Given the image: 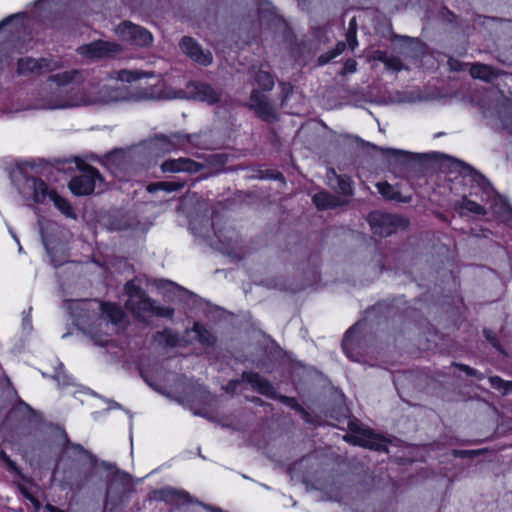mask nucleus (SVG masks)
Listing matches in <instances>:
<instances>
[{"label": "nucleus", "instance_id": "19", "mask_svg": "<svg viewBox=\"0 0 512 512\" xmlns=\"http://www.w3.org/2000/svg\"><path fill=\"white\" fill-rule=\"evenodd\" d=\"M470 74L475 79L490 82L500 75V71L486 64L474 63L470 67Z\"/></svg>", "mask_w": 512, "mask_h": 512}, {"label": "nucleus", "instance_id": "17", "mask_svg": "<svg viewBox=\"0 0 512 512\" xmlns=\"http://www.w3.org/2000/svg\"><path fill=\"white\" fill-rule=\"evenodd\" d=\"M180 48L184 54L201 65L208 66L213 61L211 52L203 50L191 37H183L180 42Z\"/></svg>", "mask_w": 512, "mask_h": 512}, {"label": "nucleus", "instance_id": "12", "mask_svg": "<svg viewBox=\"0 0 512 512\" xmlns=\"http://www.w3.org/2000/svg\"><path fill=\"white\" fill-rule=\"evenodd\" d=\"M61 68V62L57 60L31 57L20 58L17 63V73L19 75H29L33 73H46Z\"/></svg>", "mask_w": 512, "mask_h": 512}, {"label": "nucleus", "instance_id": "14", "mask_svg": "<svg viewBox=\"0 0 512 512\" xmlns=\"http://www.w3.org/2000/svg\"><path fill=\"white\" fill-rule=\"evenodd\" d=\"M121 51V47L113 42L94 41L77 48V52L90 60L112 57Z\"/></svg>", "mask_w": 512, "mask_h": 512}, {"label": "nucleus", "instance_id": "33", "mask_svg": "<svg viewBox=\"0 0 512 512\" xmlns=\"http://www.w3.org/2000/svg\"><path fill=\"white\" fill-rule=\"evenodd\" d=\"M0 459L6 464L9 471L18 473L16 463L10 459L5 451H0Z\"/></svg>", "mask_w": 512, "mask_h": 512}, {"label": "nucleus", "instance_id": "24", "mask_svg": "<svg viewBox=\"0 0 512 512\" xmlns=\"http://www.w3.org/2000/svg\"><path fill=\"white\" fill-rule=\"evenodd\" d=\"M499 117L503 128L512 134V103L510 101L506 100L503 103L499 111Z\"/></svg>", "mask_w": 512, "mask_h": 512}, {"label": "nucleus", "instance_id": "13", "mask_svg": "<svg viewBox=\"0 0 512 512\" xmlns=\"http://www.w3.org/2000/svg\"><path fill=\"white\" fill-rule=\"evenodd\" d=\"M242 380L249 383L254 390L266 397L271 399H280L281 402L287 405H292L295 402L294 398L278 396L272 384L256 372H243Z\"/></svg>", "mask_w": 512, "mask_h": 512}, {"label": "nucleus", "instance_id": "48", "mask_svg": "<svg viewBox=\"0 0 512 512\" xmlns=\"http://www.w3.org/2000/svg\"><path fill=\"white\" fill-rule=\"evenodd\" d=\"M9 19H10V18H6V19H4V20H2V21L0 22V29H1V28H2L6 23H8Z\"/></svg>", "mask_w": 512, "mask_h": 512}, {"label": "nucleus", "instance_id": "15", "mask_svg": "<svg viewBox=\"0 0 512 512\" xmlns=\"http://www.w3.org/2000/svg\"><path fill=\"white\" fill-rule=\"evenodd\" d=\"M156 497L164 501L168 504L174 505V506H181L184 504H198L202 505L205 508H209V506L204 505L200 501L194 499L187 491L182 489H176L173 487H164L162 489H159L155 491Z\"/></svg>", "mask_w": 512, "mask_h": 512}, {"label": "nucleus", "instance_id": "38", "mask_svg": "<svg viewBox=\"0 0 512 512\" xmlns=\"http://www.w3.org/2000/svg\"><path fill=\"white\" fill-rule=\"evenodd\" d=\"M387 56L388 53L381 50L374 51L373 53V59L382 62L383 64L385 63Z\"/></svg>", "mask_w": 512, "mask_h": 512}, {"label": "nucleus", "instance_id": "40", "mask_svg": "<svg viewBox=\"0 0 512 512\" xmlns=\"http://www.w3.org/2000/svg\"><path fill=\"white\" fill-rule=\"evenodd\" d=\"M484 334L487 338V340L494 346L497 347V339L494 335L491 334L490 331L484 330Z\"/></svg>", "mask_w": 512, "mask_h": 512}, {"label": "nucleus", "instance_id": "7", "mask_svg": "<svg viewBox=\"0 0 512 512\" xmlns=\"http://www.w3.org/2000/svg\"><path fill=\"white\" fill-rule=\"evenodd\" d=\"M368 222L375 234L384 237L403 230L408 225V222L401 216L378 211L369 214Z\"/></svg>", "mask_w": 512, "mask_h": 512}, {"label": "nucleus", "instance_id": "31", "mask_svg": "<svg viewBox=\"0 0 512 512\" xmlns=\"http://www.w3.org/2000/svg\"><path fill=\"white\" fill-rule=\"evenodd\" d=\"M384 65L387 67V69L396 71V72L404 69V64H403L402 60L399 57L394 56V55L388 54Z\"/></svg>", "mask_w": 512, "mask_h": 512}, {"label": "nucleus", "instance_id": "37", "mask_svg": "<svg viewBox=\"0 0 512 512\" xmlns=\"http://www.w3.org/2000/svg\"><path fill=\"white\" fill-rule=\"evenodd\" d=\"M460 370H462L463 372H465L467 375L469 376H474V377H478L479 376V373L476 369L474 368H471L470 366L468 365H465V364H455Z\"/></svg>", "mask_w": 512, "mask_h": 512}, {"label": "nucleus", "instance_id": "34", "mask_svg": "<svg viewBox=\"0 0 512 512\" xmlns=\"http://www.w3.org/2000/svg\"><path fill=\"white\" fill-rule=\"evenodd\" d=\"M60 369L61 371H57L56 374L54 375V379L58 382V384H62V385H68L70 384V378L64 373L62 372V369H63V365L60 364Z\"/></svg>", "mask_w": 512, "mask_h": 512}, {"label": "nucleus", "instance_id": "44", "mask_svg": "<svg viewBox=\"0 0 512 512\" xmlns=\"http://www.w3.org/2000/svg\"><path fill=\"white\" fill-rule=\"evenodd\" d=\"M353 330H354V328L349 329V330L346 332L345 336H344V339H343V342H342V347H343L344 349L346 348L347 342H348L349 338L351 337V335H352V333H353Z\"/></svg>", "mask_w": 512, "mask_h": 512}, {"label": "nucleus", "instance_id": "5", "mask_svg": "<svg viewBox=\"0 0 512 512\" xmlns=\"http://www.w3.org/2000/svg\"><path fill=\"white\" fill-rule=\"evenodd\" d=\"M144 88L132 96H128L125 87H111L107 85L90 84L87 89H76L78 107L107 105L113 102L133 99L140 100L139 96L146 90Z\"/></svg>", "mask_w": 512, "mask_h": 512}, {"label": "nucleus", "instance_id": "22", "mask_svg": "<svg viewBox=\"0 0 512 512\" xmlns=\"http://www.w3.org/2000/svg\"><path fill=\"white\" fill-rule=\"evenodd\" d=\"M379 193L388 200L407 203L410 197H403L401 193L387 182H379L376 184Z\"/></svg>", "mask_w": 512, "mask_h": 512}, {"label": "nucleus", "instance_id": "46", "mask_svg": "<svg viewBox=\"0 0 512 512\" xmlns=\"http://www.w3.org/2000/svg\"><path fill=\"white\" fill-rule=\"evenodd\" d=\"M504 394L512 393V382L507 381V385L503 388Z\"/></svg>", "mask_w": 512, "mask_h": 512}, {"label": "nucleus", "instance_id": "9", "mask_svg": "<svg viewBox=\"0 0 512 512\" xmlns=\"http://www.w3.org/2000/svg\"><path fill=\"white\" fill-rule=\"evenodd\" d=\"M102 181L103 178L97 169L85 165L80 169V173L70 180L69 188L77 196L89 195L94 192Z\"/></svg>", "mask_w": 512, "mask_h": 512}, {"label": "nucleus", "instance_id": "30", "mask_svg": "<svg viewBox=\"0 0 512 512\" xmlns=\"http://www.w3.org/2000/svg\"><path fill=\"white\" fill-rule=\"evenodd\" d=\"M195 332L198 334V338L201 343L206 345H213L215 343L214 336L202 326L195 324Z\"/></svg>", "mask_w": 512, "mask_h": 512}, {"label": "nucleus", "instance_id": "4", "mask_svg": "<svg viewBox=\"0 0 512 512\" xmlns=\"http://www.w3.org/2000/svg\"><path fill=\"white\" fill-rule=\"evenodd\" d=\"M125 291L128 296L125 307L136 318L140 320H145L150 316L172 318L174 314L172 308L157 306L155 301L148 297L146 292L133 281L126 283Z\"/></svg>", "mask_w": 512, "mask_h": 512}, {"label": "nucleus", "instance_id": "18", "mask_svg": "<svg viewBox=\"0 0 512 512\" xmlns=\"http://www.w3.org/2000/svg\"><path fill=\"white\" fill-rule=\"evenodd\" d=\"M202 168V164L190 158L184 157L178 159H168L161 164V170L164 173H196L199 172Z\"/></svg>", "mask_w": 512, "mask_h": 512}, {"label": "nucleus", "instance_id": "36", "mask_svg": "<svg viewBox=\"0 0 512 512\" xmlns=\"http://www.w3.org/2000/svg\"><path fill=\"white\" fill-rule=\"evenodd\" d=\"M490 383H491V386L495 389H498V390H503V388L505 387V385H507V381H504L503 379H501L500 377L498 376H492L490 377L489 379Z\"/></svg>", "mask_w": 512, "mask_h": 512}, {"label": "nucleus", "instance_id": "41", "mask_svg": "<svg viewBox=\"0 0 512 512\" xmlns=\"http://www.w3.org/2000/svg\"><path fill=\"white\" fill-rule=\"evenodd\" d=\"M280 86L282 88V92L284 93V101L287 98L288 94L292 91V87L290 86V84L287 83H280Z\"/></svg>", "mask_w": 512, "mask_h": 512}, {"label": "nucleus", "instance_id": "23", "mask_svg": "<svg viewBox=\"0 0 512 512\" xmlns=\"http://www.w3.org/2000/svg\"><path fill=\"white\" fill-rule=\"evenodd\" d=\"M49 198L53 201L54 205L66 216L75 217L74 211L70 203L59 196L55 191H50Z\"/></svg>", "mask_w": 512, "mask_h": 512}, {"label": "nucleus", "instance_id": "25", "mask_svg": "<svg viewBox=\"0 0 512 512\" xmlns=\"http://www.w3.org/2000/svg\"><path fill=\"white\" fill-rule=\"evenodd\" d=\"M254 79L258 86L265 91L272 90L275 84L273 76L269 72L261 69L255 73Z\"/></svg>", "mask_w": 512, "mask_h": 512}, {"label": "nucleus", "instance_id": "50", "mask_svg": "<svg viewBox=\"0 0 512 512\" xmlns=\"http://www.w3.org/2000/svg\"><path fill=\"white\" fill-rule=\"evenodd\" d=\"M194 414L195 415H200V416H205L204 414H202L201 412H198V411H195Z\"/></svg>", "mask_w": 512, "mask_h": 512}, {"label": "nucleus", "instance_id": "49", "mask_svg": "<svg viewBox=\"0 0 512 512\" xmlns=\"http://www.w3.org/2000/svg\"><path fill=\"white\" fill-rule=\"evenodd\" d=\"M126 228H127V226H125V225L114 227V229H117V230H123V229H126Z\"/></svg>", "mask_w": 512, "mask_h": 512}, {"label": "nucleus", "instance_id": "51", "mask_svg": "<svg viewBox=\"0 0 512 512\" xmlns=\"http://www.w3.org/2000/svg\"><path fill=\"white\" fill-rule=\"evenodd\" d=\"M25 496L28 498V499H31L32 500V497L30 495H28L27 493H25Z\"/></svg>", "mask_w": 512, "mask_h": 512}, {"label": "nucleus", "instance_id": "43", "mask_svg": "<svg viewBox=\"0 0 512 512\" xmlns=\"http://www.w3.org/2000/svg\"><path fill=\"white\" fill-rule=\"evenodd\" d=\"M164 334H168V336H169V338L167 339V344H168V345L173 346V345H175V344H176V340H177V339H176V337H175V336H172V335H171V332H170V331L165 330V331H164ZM161 335H163V333H162Z\"/></svg>", "mask_w": 512, "mask_h": 512}, {"label": "nucleus", "instance_id": "3", "mask_svg": "<svg viewBox=\"0 0 512 512\" xmlns=\"http://www.w3.org/2000/svg\"><path fill=\"white\" fill-rule=\"evenodd\" d=\"M67 449L79 457L63 470L62 484L70 489L80 490L90 479L98 459L80 444L68 442Z\"/></svg>", "mask_w": 512, "mask_h": 512}, {"label": "nucleus", "instance_id": "8", "mask_svg": "<svg viewBox=\"0 0 512 512\" xmlns=\"http://www.w3.org/2000/svg\"><path fill=\"white\" fill-rule=\"evenodd\" d=\"M348 428L350 433L343 436L346 442L377 451L384 447L380 438L371 429L364 427L357 419L349 420Z\"/></svg>", "mask_w": 512, "mask_h": 512}, {"label": "nucleus", "instance_id": "42", "mask_svg": "<svg viewBox=\"0 0 512 512\" xmlns=\"http://www.w3.org/2000/svg\"><path fill=\"white\" fill-rule=\"evenodd\" d=\"M472 177H473V180L476 181L479 185H484L486 182V179L484 178V176L479 173L475 172Z\"/></svg>", "mask_w": 512, "mask_h": 512}, {"label": "nucleus", "instance_id": "29", "mask_svg": "<svg viewBox=\"0 0 512 512\" xmlns=\"http://www.w3.org/2000/svg\"><path fill=\"white\" fill-rule=\"evenodd\" d=\"M345 49H346V43L338 42L336 47L332 51H330L326 54H323L319 57V63L320 64L328 63L330 60H332L335 57H337L338 55H340Z\"/></svg>", "mask_w": 512, "mask_h": 512}, {"label": "nucleus", "instance_id": "32", "mask_svg": "<svg viewBox=\"0 0 512 512\" xmlns=\"http://www.w3.org/2000/svg\"><path fill=\"white\" fill-rule=\"evenodd\" d=\"M346 40L351 50H354L358 45L356 28L352 27V22L350 23V27L346 33Z\"/></svg>", "mask_w": 512, "mask_h": 512}, {"label": "nucleus", "instance_id": "10", "mask_svg": "<svg viewBox=\"0 0 512 512\" xmlns=\"http://www.w3.org/2000/svg\"><path fill=\"white\" fill-rule=\"evenodd\" d=\"M116 31L123 41L135 46L148 47L153 42V36L147 29L131 22L119 24Z\"/></svg>", "mask_w": 512, "mask_h": 512}, {"label": "nucleus", "instance_id": "52", "mask_svg": "<svg viewBox=\"0 0 512 512\" xmlns=\"http://www.w3.org/2000/svg\"><path fill=\"white\" fill-rule=\"evenodd\" d=\"M107 341H108V340H102V341H101V344H104V343H106Z\"/></svg>", "mask_w": 512, "mask_h": 512}, {"label": "nucleus", "instance_id": "28", "mask_svg": "<svg viewBox=\"0 0 512 512\" xmlns=\"http://www.w3.org/2000/svg\"><path fill=\"white\" fill-rule=\"evenodd\" d=\"M332 173L336 178L338 191L344 195H352L353 189L350 179L348 177L338 176L334 171H332Z\"/></svg>", "mask_w": 512, "mask_h": 512}, {"label": "nucleus", "instance_id": "35", "mask_svg": "<svg viewBox=\"0 0 512 512\" xmlns=\"http://www.w3.org/2000/svg\"><path fill=\"white\" fill-rule=\"evenodd\" d=\"M357 70V62L354 59H348L343 67L341 74L354 73Z\"/></svg>", "mask_w": 512, "mask_h": 512}, {"label": "nucleus", "instance_id": "27", "mask_svg": "<svg viewBox=\"0 0 512 512\" xmlns=\"http://www.w3.org/2000/svg\"><path fill=\"white\" fill-rule=\"evenodd\" d=\"M184 183L180 182H158L148 187L150 192L156 190H165L167 192L177 191L183 188Z\"/></svg>", "mask_w": 512, "mask_h": 512}, {"label": "nucleus", "instance_id": "53", "mask_svg": "<svg viewBox=\"0 0 512 512\" xmlns=\"http://www.w3.org/2000/svg\"><path fill=\"white\" fill-rule=\"evenodd\" d=\"M215 512H222L221 509H215Z\"/></svg>", "mask_w": 512, "mask_h": 512}, {"label": "nucleus", "instance_id": "26", "mask_svg": "<svg viewBox=\"0 0 512 512\" xmlns=\"http://www.w3.org/2000/svg\"><path fill=\"white\" fill-rule=\"evenodd\" d=\"M457 208L465 209L468 212H471L476 215H484L486 213L484 207L479 205L477 202L472 201L466 197H464L461 202L456 204Z\"/></svg>", "mask_w": 512, "mask_h": 512}, {"label": "nucleus", "instance_id": "45", "mask_svg": "<svg viewBox=\"0 0 512 512\" xmlns=\"http://www.w3.org/2000/svg\"><path fill=\"white\" fill-rule=\"evenodd\" d=\"M45 509L47 512H64L63 510L59 509L58 507L52 504H47Z\"/></svg>", "mask_w": 512, "mask_h": 512}, {"label": "nucleus", "instance_id": "21", "mask_svg": "<svg viewBox=\"0 0 512 512\" xmlns=\"http://www.w3.org/2000/svg\"><path fill=\"white\" fill-rule=\"evenodd\" d=\"M313 203L319 210H327L338 207L341 201L338 197L330 194L327 191H320L312 198Z\"/></svg>", "mask_w": 512, "mask_h": 512}, {"label": "nucleus", "instance_id": "47", "mask_svg": "<svg viewBox=\"0 0 512 512\" xmlns=\"http://www.w3.org/2000/svg\"><path fill=\"white\" fill-rule=\"evenodd\" d=\"M101 465H102L105 469H108V470H109V469H111V467H112V464H111V463H108V462H105V461H103V462L101 463Z\"/></svg>", "mask_w": 512, "mask_h": 512}, {"label": "nucleus", "instance_id": "11", "mask_svg": "<svg viewBox=\"0 0 512 512\" xmlns=\"http://www.w3.org/2000/svg\"><path fill=\"white\" fill-rule=\"evenodd\" d=\"M191 135L174 133L169 136L157 135L150 144V149L156 154L170 153L177 149H184L187 143H190Z\"/></svg>", "mask_w": 512, "mask_h": 512}, {"label": "nucleus", "instance_id": "39", "mask_svg": "<svg viewBox=\"0 0 512 512\" xmlns=\"http://www.w3.org/2000/svg\"><path fill=\"white\" fill-rule=\"evenodd\" d=\"M478 454H479V451H476V450H461V451L455 452V455L460 456V457H465V456L472 457V456H475Z\"/></svg>", "mask_w": 512, "mask_h": 512}, {"label": "nucleus", "instance_id": "16", "mask_svg": "<svg viewBox=\"0 0 512 512\" xmlns=\"http://www.w3.org/2000/svg\"><path fill=\"white\" fill-rule=\"evenodd\" d=\"M250 109L254 110L259 118L266 122L276 120V112L267 97L259 90L253 89L250 95Z\"/></svg>", "mask_w": 512, "mask_h": 512}, {"label": "nucleus", "instance_id": "6", "mask_svg": "<svg viewBox=\"0 0 512 512\" xmlns=\"http://www.w3.org/2000/svg\"><path fill=\"white\" fill-rule=\"evenodd\" d=\"M77 305L83 310L99 313V325H105L107 332H116L122 325L125 314L121 307L116 304L104 303L101 301H80Z\"/></svg>", "mask_w": 512, "mask_h": 512}, {"label": "nucleus", "instance_id": "2", "mask_svg": "<svg viewBox=\"0 0 512 512\" xmlns=\"http://www.w3.org/2000/svg\"><path fill=\"white\" fill-rule=\"evenodd\" d=\"M83 80V72L77 69L51 75L40 89L34 108L54 110L78 107L76 89L67 87L80 84Z\"/></svg>", "mask_w": 512, "mask_h": 512}, {"label": "nucleus", "instance_id": "20", "mask_svg": "<svg viewBox=\"0 0 512 512\" xmlns=\"http://www.w3.org/2000/svg\"><path fill=\"white\" fill-rule=\"evenodd\" d=\"M27 184L29 189L32 190L33 200L36 203H43L49 197L51 190L42 179L36 177L28 178Z\"/></svg>", "mask_w": 512, "mask_h": 512}, {"label": "nucleus", "instance_id": "1", "mask_svg": "<svg viewBox=\"0 0 512 512\" xmlns=\"http://www.w3.org/2000/svg\"><path fill=\"white\" fill-rule=\"evenodd\" d=\"M112 78H116L122 82H131L141 78H157V84L154 87H149L140 96L139 99H175L182 98L186 94L188 97L206 102L208 104H215L220 100V92L214 89L210 84L200 81H190L186 85V91H172L168 92L165 89H158L160 84L163 86L162 74H156L154 71L143 70H119L113 73Z\"/></svg>", "mask_w": 512, "mask_h": 512}]
</instances>
